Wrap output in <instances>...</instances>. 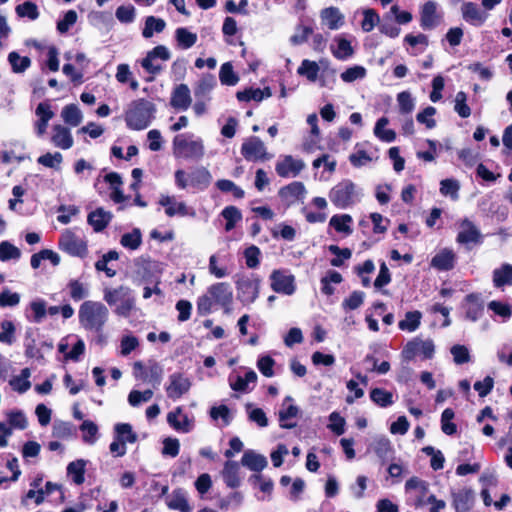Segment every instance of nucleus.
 <instances>
[{
	"instance_id": "nucleus-19",
	"label": "nucleus",
	"mask_w": 512,
	"mask_h": 512,
	"mask_svg": "<svg viewBox=\"0 0 512 512\" xmlns=\"http://www.w3.org/2000/svg\"><path fill=\"white\" fill-rule=\"evenodd\" d=\"M208 294L211 295L215 303L221 306L228 305L233 296L230 285L224 282L211 285L208 288Z\"/></svg>"
},
{
	"instance_id": "nucleus-23",
	"label": "nucleus",
	"mask_w": 512,
	"mask_h": 512,
	"mask_svg": "<svg viewBox=\"0 0 512 512\" xmlns=\"http://www.w3.org/2000/svg\"><path fill=\"white\" fill-rule=\"evenodd\" d=\"M51 141L54 146L63 150L70 149L74 144L70 130L62 125H55L53 127Z\"/></svg>"
},
{
	"instance_id": "nucleus-4",
	"label": "nucleus",
	"mask_w": 512,
	"mask_h": 512,
	"mask_svg": "<svg viewBox=\"0 0 512 512\" xmlns=\"http://www.w3.org/2000/svg\"><path fill=\"white\" fill-rule=\"evenodd\" d=\"M104 300L108 305L116 307L114 313L119 316L128 317L135 308V298L132 290L127 286L106 289Z\"/></svg>"
},
{
	"instance_id": "nucleus-1",
	"label": "nucleus",
	"mask_w": 512,
	"mask_h": 512,
	"mask_svg": "<svg viewBox=\"0 0 512 512\" xmlns=\"http://www.w3.org/2000/svg\"><path fill=\"white\" fill-rule=\"evenodd\" d=\"M78 315L84 329L99 333L108 321L109 310L101 302L88 300L81 304Z\"/></svg>"
},
{
	"instance_id": "nucleus-7",
	"label": "nucleus",
	"mask_w": 512,
	"mask_h": 512,
	"mask_svg": "<svg viewBox=\"0 0 512 512\" xmlns=\"http://www.w3.org/2000/svg\"><path fill=\"white\" fill-rule=\"evenodd\" d=\"M241 154L248 161H265L271 159L263 141L255 136L246 139L241 146Z\"/></svg>"
},
{
	"instance_id": "nucleus-17",
	"label": "nucleus",
	"mask_w": 512,
	"mask_h": 512,
	"mask_svg": "<svg viewBox=\"0 0 512 512\" xmlns=\"http://www.w3.org/2000/svg\"><path fill=\"white\" fill-rule=\"evenodd\" d=\"M192 102L190 89L185 84H179L172 92L170 104L173 108L181 111L187 110Z\"/></svg>"
},
{
	"instance_id": "nucleus-56",
	"label": "nucleus",
	"mask_w": 512,
	"mask_h": 512,
	"mask_svg": "<svg viewBox=\"0 0 512 512\" xmlns=\"http://www.w3.org/2000/svg\"><path fill=\"white\" fill-rule=\"evenodd\" d=\"M380 17L373 9H365L363 11V20L361 22V28L365 32H370L374 29L376 24H379Z\"/></svg>"
},
{
	"instance_id": "nucleus-30",
	"label": "nucleus",
	"mask_w": 512,
	"mask_h": 512,
	"mask_svg": "<svg viewBox=\"0 0 512 512\" xmlns=\"http://www.w3.org/2000/svg\"><path fill=\"white\" fill-rule=\"evenodd\" d=\"M111 218V213L102 208H98L88 215L87 220L96 232H100L109 224Z\"/></svg>"
},
{
	"instance_id": "nucleus-36",
	"label": "nucleus",
	"mask_w": 512,
	"mask_h": 512,
	"mask_svg": "<svg viewBox=\"0 0 512 512\" xmlns=\"http://www.w3.org/2000/svg\"><path fill=\"white\" fill-rule=\"evenodd\" d=\"M30 376V369L24 368L21 370V373L18 376L10 380L9 384L13 390L19 393H25L31 387V382L29 381Z\"/></svg>"
},
{
	"instance_id": "nucleus-62",
	"label": "nucleus",
	"mask_w": 512,
	"mask_h": 512,
	"mask_svg": "<svg viewBox=\"0 0 512 512\" xmlns=\"http://www.w3.org/2000/svg\"><path fill=\"white\" fill-rule=\"evenodd\" d=\"M349 160L354 167H362L373 160V156L363 149H357L349 156Z\"/></svg>"
},
{
	"instance_id": "nucleus-14",
	"label": "nucleus",
	"mask_w": 512,
	"mask_h": 512,
	"mask_svg": "<svg viewBox=\"0 0 512 512\" xmlns=\"http://www.w3.org/2000/svg\"><path fill=\"white\" fill-rule=\"evenodd\" d=\"M305 167L301 159H296L291 155H286L277 161L275 170L280 177H296Z\"/></svg>"
},
{
	"instance_id": "nucleus-5",
	"label": "nucleus",
	"mask_w": 512,
	"mask_h": 512,
	"mask_svg": "<svg viewBox=\"0 0 512 512\" xmlns=\"http://www.w3.org/2000/svg\"><path fill=\"white\" fill-rule=\"evenodd\" d=\"M173 152L176 157L199 160L204 155V145L201 140H187L176 136L173 140Z\"/></svg>"
},
{
	"instance_id": "nucleus-3",
	"label": "nucleus",
	"mask_w": 512,
	"mask_h": 512,
	"mask_svg": "<svg viewBox=\"0 0 512 512\" xmlns=\"http://www.w3.org/2000/svg\"><path fill=\"white\" fill-rule=\"evenodd\" d=\"M361 197L362 190L349 179L340 181L329 192L330 201L341 209L359 202Z\"/></svg>"
},
{
	"instance_id": "nucleus-51",
	"label": "nucleus",
	"mask_w": 512,
	"mask_h": 512,
	"mask_svg": "<svg viewBox=\"0 0 512 512\" xmlns=\"http://www.w3.org/2000/svg\"><path fill=\"white\" fill-rule=\"evenodd\" d=\"M175 34L178 44L185 49L192 47L197 41V35L186 28H178Z\"/></svg>"
},
{
	"instance_id": "nucleus-48",
	"label": "nucleus",
	"mask_w": 512,
	"mask_h": 512,
	"mask_svg": "<svg viewBox=\"0 0 512 512\" xmlns=\"http://www.w3.org/2000/svg\"><path fill=\"white\" fill-rule=\"evenodd\" d=\"M67 473L73 477L76 484H82L84 482L85 461L80 459L69 463Z\"/></svg>"
},
{
	"instance_id": "nucleus-39",
	"label": "nucleus",
	"mask_w": 512,
	"mask_h": 512,
	"mask_svg": "<svg viewBox=\"0 0 512 512\" xmlns=\"http://www.w3.org/2000/svg\"><path fill=\"white\" fill-rule=\"evenodd\" d=\"M389 121L386 117L378 119L374 128V134L384 142H393L396 138V133L391 129H386Z\"/></svg>"
},
{
	"instance_id": "nucleus-34",
	"label": "nucleus",
	"mask_w": 512,
	"mask_h": 512,
	"mask_svg": "<svg viewBox=\"0 0 512 512\" xmlns=\"http://www.w3.org/2000/svg\"><path fill=\"white\" fill-rule=\"evenodd\" d=\"M61 117L66 124L72 127L78 126L83 120L82 112L75 104L66 105L61 111Z\"/></svg>"
},
{
	"instance_id": "nucleus-24",
	"label": "nucleus",
	"mask_w": 512,
	"mask_h": 512,
	"mask_svg": "<svg viewBox=\"0 0 512 512\" xmlns=\"http://www.w3.org/2000/svg\"><path fill=\"white\" fill-rule=\"evenodd\" d=\"M439 22L437 4L434 1L426 2L421 11V26L424 29L434 28Z\"/></svg>"
},
{
	"instance_id": "nucleus-52",
	"label": "nucleus",
	"mask_w": 512,
	"mask_h": 512,
	"mask_svg": "<svg viewBox=\"0 0 512 512\" xmlns=\"http://www.w3.org/2000/svg\"><path fill=\"white\" fill-rule=\"evenodd\" d=\"M216 85V79L214 76L208 75L203 77L197 88L195 89V96L199 98H204L210 94L213 88Z\"/></svg>"
},
{
	"instance_id": "nucleus-16",
	"label": "nucleus",
	"mask_w": 512,
	"mask_h": 512,
	"mask_svg": "<svg viewBox=\"0 0 512 512\" xmlns=\"http://www.w3.org/2000/svg\"><path fill=\"white\" fill-rule=\"evenodd\" d=\"M457 241L461 244L479 243L481 240L480 230L469 219H464L459 226Z\"/></svg>"
},
{
	"instance_id": "nucleus-22",
	"label": "nucleus",
	"mask_w": 512,
	"mask_h": 512,
	"mask_svg": "<svg viewBox=\"0 0 512 512\" xmlns=\"http://www.w3.org/2000/svg\"><path fill=\"white\" fill-rule=\"evenodd\" d=\"M241 464L251 471L260 472L267 467L268 461L264 455L247 450L242 456Z\"/></svg>"
},
{
	"instance_id": "nucleus-40",
	"label": "nucleus",
	"mask_w": 512,
	"mask_h": 512,
	"mask_svg": "<svg viewBox=\"0 0 512 512\" xmlns=\"http://www.w3.org/2000/svg\"><path fill=\"white\" fill-rule=\"evenodd\" d=\"M472 493L470 490L463 489L453 494V504L457 512H466L470 508Z\"/></svg>"
},
{
	"instance_id": "nucleus-54",
	"label": "nucleus",
	"mask_w": 512,
	"mask_h": 512,
	"mask_svg": "<svg viewBox=\"0 0 512 512\" xmlns=\"http://www.w3.org/2000/svg\"><path fill=\"white\" fill-rule=\"evenodd\" d=\"M460 185L454 179H444L440 182V193L444 196H450L453 200H457Z\"/></svg>"
},
{
	"instance_id": "nucleus-59",
	"label": "nucleus",
	"mask_w": 512,
	"mask_h": 512,
	"mask_svg": "<svg viewBox=\"0 0 512 512\" xmlns=\"http://www.w3.org/2000/svg\"><path fill=\"white\" fill-rule=\"evenodd\" d=\"M454 418V411L446 408L441 415V429L447 435H452L456 432V425L452 422Z\"/></svg>"
},
{
	"instance_id": "nucleus-37",
	"label": "nucleus",
	"mask_w": 512,
	"mask_h": 512,
	"mask_svg": "<svg viewBox=\"0 0 512 512\" xmlns=\"http://www.w3.org/2000/svg\"><path fill=\"white\" fill-rule=\"evenodd\" d=\"M166 26V23L161 18H156L154 16H148L145 20V27L143 29L142 35L144 38H151L153 34L161 33Z\"/></svg>"
},
{
	"instance_id": "nucleus-15",
	"label": "nucleus",
	"mask_w": 512,
	"mask_h": 512,
	"mask_svg": "<svg viewBox=\"0 0 512 512\" xmlns=\"http://www.w3.org/2000/svg\"><path fill=\"white\" fill-rule=\"evenodd\" d=\"M292 401L293 398L291 396L285 397L282 403V408L278 413L280 427L285 429H291L296 426V423L292 422L291 420L298 416L299 408L291 404Z\"/></svg>"
},
{
	"instance_id": "nucleus-58",
	"label": "nucleus",
	"mask_w": 512,
	"mask_h": 512,
	"mask_svg": "<svg viewBox=\"0 0 512 512\" xmlns=\"http://www.w3.org/2000/svg\"><path fill=\"white\" fill-rule=\"evenodd\" d=\"M16 13L20 17H27L35 20L39 16L37 5L33 2L26 1L16 7Z\"/></svg>"
},
{
	"instance_id": "nucleus-35",
	"label": "nucleus",
	"mask_w": 512,
	"mask_h": 512,
	"mask_svg": "<svg viewBox=\"0 0 512 512\" xmlns=\"http://www.w3.org/2000/svg\"><path fill=\"white\" fill-rule=\"evenodd\" d=\"M352 217L349 214L334 215L329 221V225L337 232L350 235L352 233Z\"/></svg>"
},
{
	"instance_id": "nucleus-45",
	"label": "nucleus",
	"mask_w": 512,
	"mask_h": 512,
	"mask_svg": "<svg viewBox=\"0 0 512 512\" xmlns=\"http://www.w3.org/2000/svg\"><path fill=\"white\" fill-rule=\"evenodd\" d=\"M221 214L226 220V231H231L235 227L236 223L242 219L241 211L235 206L225 207Z\"/></svg>"
},
{
	"instance_id": "nucleus-18",
	"label": "nucleus",
	"mask_w": 512,
	"mask_h": 512,
	"mask_svg": "<svg viewBox=\"0 0 512 512\" xmlns=\"http://www.w3.org/2000/svg\"><path fill=\"white\" fill-rule=\"evenodd\" d=\"M465 317L476 322L483 314L484 303L478 294H469L465 297Z\"/></svg>"
},
{
	"instance_id": "nucleus-64",
	"label": "nucleus",
	"mask_w": 512,
	"mask_h": 512,
	"mask_svg": "<svg viewBox=\"0 0 512 512\" xmlns=\"http://www.w3.org/2000/svg\"><path fill=\"white\" fill-rule=\"evenodd\" d=\"M219 78L222 84L233 86L239 81L238 75L233 71L232 66H221Z\"/></svg>"
},
{
	"instance_id": "nucleus-26",
	"label": "nucleus",
	"mask_w": 512,
	"mask_h": 512,
	"mask_svg": "<svg viewBox=\"0 0 512 512\" xmlns=\"http://www.w3.org/2000/svg\"><path fill=\"white\" fill-rule=\"evenodd\" d=\"M211 180V173L205 167H198L189 174V185L200 190L206 189Z\"/></svg>"
},
{
	"instance_id": "nucleus-25",
	"label": "nucleus",
	"mask_w": 512,
	"mask_h": 512,
	"mask_svg": "<svg viewBox=\"0 0 512 512\" xmlns=\"http://www.w3.org/2000/svg\"><path fill=\"white\" fill-rule=\"evenodd\" d=\"M33 47L39 56V61L43 64H58V51L56 47L38 42H33Z\"/></svg>"
},
{
	"instance_id": "nucleus-21",
	"label": "nucleus",
	"mask_w": 512,
	"mask_h": 512,
	"mask_svg": "<svg viewBox=\"0 0 512 512\" xmlns=\"http://www.w3.org/2000/svg\"><path fill=\"white\" fill-rule=\"evenodd\" d=\"M222 477L228 487L236 488L240 486L242 477L239 463L231 460L226 461L222 470Z\"/></svg>"
},
{
	"instance_id": "nucleus-13",
	"label": "nucleus",
	"mask_w": 512,
	"mask_h": 512,
	"mask_svg": "<svg viewBox=\"0 0 512 512\" xmlns=\"http://www.w3.org/2000/svg\"><path fill=\"white\" fill-rule=\"evenodd\" d=\"M159 205L165 207V213L169 217L173 216H195V211L189 208L185 202H179L174 196L161 195L158 201Z\"/></svg>"
},
{
	"instance_id": "nucleus-60",
	"label": "nucleus",
	"mask_w": 512,
	"mask_h": 512,
	"mask_svg": "<svg viewBox=\"0 0 512 512\" xmlns=\"http://www.w3.org/2000/svg\"><path fill=\"white\" fill-rule=\"evenodd\" d=\"M37 161L45 167L58 169L63 161V156L59 152L46 153L40 156Z\"/></svg>"
},
{
	"instance_id": "nucleus-20",
	"label": "nucleus",
	"mask_w": 512,
	"mask_h": 512,
	"mask_svg": "<svg viewBox=\"0 0 512 512\" xmlns=\"http://www.w3.org/2000/svg\"><path fill=\"white\" fill-rule=\"evenodd\" d=\"M167 422L175 430L183 433L189 432L193 426L192 420L183 414L181 407H177L174 411L168 413Z\"/></svg>"
},
{
	"instance_id": "nucleus-38",
	"label": "nucleus",
	"mask_w": 512,
	"mask_h": 512,
	"mask_svg": "<svg viewBox=\"0 0 512 512\" xmlns=\"http://www.w3.org/2000/svg\"><path fill=\"white\" fill-rule=\"evenodd\" d=\"M493 283L496 287L512 284V265L504 264L493 272Z\"/></svg>"
},
{
	"instance_id": "nucleus-27",
	"label": "nucleus",
	"mask_w": 512,
	"mask_h": 512,
	"mask_svg": "<svg viewBox=\"0 0 512 512\" xmlns=\"http://www.w3.org/2000/svg\"><path fill=\"white\" fill-rule=\"evenodd\" d=\"M461 10L463 18L476 26L482 25L487 18V14L480 11L479 8L472 2L464 3Z\"/></svg>"
},
{
	"instance_id": "nucleus-6",
	"label": "nucleus",
	"mask_w": 512,
	"mask_h": 512,
	"mask_svg": "<svg viewBox=\"0 0 512 512\" xmlns=\"http://www.w3.org/2000/svg\"><path fill=\"white\" fill-rule=\"evenodd\" d=\"M59 248L72 256L84 257L87 254V242L70 229L62 232Z\"/></svg>"
},
{
	"instance_id": "nucleus-9",
	"label": "nucleus",
	"mask_w": 512,
	"mask_h": 512,
	"mask_svg": "<svg viewBox=\"0 0 512 512\" xmlns=\"http://www.w3.org/2000/svg\"><path fill=\"white\" fill-rule=\"evenodd\" d=\"M261 280L254 275L242 277L236 282L240 300L245 304L253 303L258 295Z\"/></svg>"
},
{
	"instance_id": "nucleus-49",
	"label": "nucleus",
	"mask_w": 512,
	"mask_h": 512,
	"mask_svg": "<svg viewBox=\"0 0 512 512\" xmlns=\"http://www.w3.org/2000/svg\"><path fill=\"white\" fill-rule=\"evenodd\" d=\"M246 410L250 421L255 422L259 427L268 426V418L261 408L254 407L251 403H247Z\"/></svg>"
},
{
	"instance_id": "nucleus-61",
	"label": "nucleus",
	"mask_w": 512,
	"mask_h": 512,
	"mask_svg": "<svg viewBox=\"0 0 512 512\" xmlns=\"http://www.w3.org/2000/svg\"><path fill=\"white\" fill-rule=\"evenodd\" d=\"M370 397L373 402L381 407H386L392 404V394L380 388H375L371 391Z\"/></svg>"
},
{
	"instance_id": "nucleus-43",
	"label": "nucleus",
	"mask_w": 512,
	"mask_h": 512,
	"mask_svg": "<svg viewBox=\"0 0 512 512\" xmlns=\"http://www.w3.org/2000/svg\"><path fill=\"white\" fill-rule=\"evenodd\" d=\"M115 434L117 439L126 443H134L137 440V434L133 432L132 426L127 423H120L115 426Z\"/></svg>"
},
{
	"instance_id": "nucleus-42",
	"label": "nucleus",
	"mask_w": 512,
	"mask_h": 512,
	"mask_svg": "<svg viewBox=\"0 0 512 512\" xmlns=\"http://www.w3.org/2000/svg\"><path fill=\"white\" fill-rule=\"evenodd\" d=\"M305 193V186L301 182H293L280 190V195L290 200L303 198Z\"/></svg>"
},
{
	"instance_id": "nucleus-41",
	"label": "nucleus",
	"mask_w": 512,
	"mask_h": 512,
	"mask_svg": "<svg viewBox=\"0 0 512 512\" xmlns=\"http://www.w3.org/2000/svg\"><path fill=\"white\" fill-rule=\"evenodd\" d=\"M373 450L382 460L388 459L393 454L391 442L386 437H379L373 443Z\"/></svg>"
},
{
	"instance_id": "nucleus-63",
	"label": "nucleus",
	"mask_w": 512,
	"mask_h": 512,
	"mask_svg": "<svg viewBox=\"0 0 512 512\" xmlns=\"http://www.w3.org/2000/svg\"><path fill=\"white\" fill-rule=\"evenodd\" d=\"M466 100H467V97L464 92L460 91L456 94L454 110L462 118H467L471 114V110H470L469 106L466 104Z\"/></svg>"
},
{
	"instance_id": "nucleus-8",
	"label": "nucleus",
	"mask_w": 512,
	"mask_h": 512,
	"mask_svg": "<svg viewBox=\"0 0 512 512\" xmlns=\"http://www.w3.org/2000/svg\"><path fill=\"white\" fill-rule=\"evenodd\" d=\"M192 386V381L189 377L180 372H175L168 377L165 387L168 398L177 400L183 395L187 394Z\"/></svg>"
},
{
	"instance_id": "nucleus-32",
	"label": "nucleus",
	"mask_w": 512,
	"mask_h": 512,
	"mask_svg": "<svg viewBox=\"0 0 512 512\" xmlns=\"http://www.w3.org/2000/svg\"><path fill=\"white\" fill-rule=\"evenodd\" d=\"M271 95H272L271 90L268 87H266L264 89H259V88L253 89V88H250V89H246V90H243V91H238L236 93L237 99L239 101H242V102H248V101H251V100L259 102V101H262L265 98H269Z\"/></svg>"
},
{
	"instance_id": "nucleus-12",
	"label": "nucleus",
	"mask_w": 512,
	"mask_h": 512,
	"mask_svg": "<svg viewBox=\"0 0 512 512\" xmlns=\"http://www.w3.org/2000/svg\"><path fill=\"white\" fill-rule=\"evenodd\" d=\"M298 74L305 76L311 82H318L320 86H327L334 80V74L326 66H299Z\"/></svg>"
},
{
	"instance_id": "nucleus-57",
	"label": "nucleus",
	"mask_w": 512,
	"mask_h": 512,
	"mask_svg": "<svg viewBox=\"0 0 512 512\" xmlns=\"http://www.w3.org/2000/svg\"><path fill=\"white\" fill-rule=\"evenodd\" d=\"M260 249L255 245H250L244 251V258L248 268L254 269L260 264Z\"/></svg>"
},
{
	"instance_id": "nucleus-11",
	"label": "nucleus",
	"mask_w": 512,
	"mask_h": 512,
	"mask_svg": "<svg viewBox=\"0 0 512 512\" xmlns=\"http://www.w3.org/2000/svg\"><path fill=\"white\" fill-rule=\"evenodd\" d=\"M270 285L274 292L292 295L296 290L295 277L283 270H274L270 275Z\"/></svg>"
},
{
	"instance_id": "nucleus-46",
	"label": "nucleus",
	"mask_w": 512,
	"mask_h": 512,
	"mask_svg": "<svg viewBox=\"0 0 512 512\" xmlns=\"http://www.w3.org/2000/svg\"><path fill=\"white\" fill-rule=\"evenodd\" d=\"M120 243L123 247L135 250L142 243V235L138 228L132 230V232L125 233L122 235Z\"/></svg>"
},
{
	"instance_id": "nucleus-47",
	"label": "nucleus",
	"mask_w": 512,
	"mask_h": 512,
	"mask_svg": "<svg viewBox=\"0 0 512 512\" xmlns=\"http://www.w3.org/2000/svg\"><path fill=\"white\" fill-rule=\"evenodd\" d=\"M421 317L422 315L419 311L407 312L405 319L399 322V328L401 330L413 332L419 327Z\"/></svg>"
},
{
	"instance_id": "nucleus-10",
	"label": "nucleus",
	"mask_w": 512,
	"mask_h": 512,
	"mask_svg": "<svg viewBox=\"0 0 512 512\" xmlns=\"http://www.w3.org/2000/svg\"><path fill=\"white\" fill-rule=\"evenodd\" d=\"M434 343L431 340H421L419 338H415L409 341L403 351L402 357L409 361L412 360L416 355H423L424 358L430 359L434 354Z\"/></svg>"
},
{
	"instance_id": "nucleus-2",
	"label": "nucleus",
	"mask_w": 512,
	"mask_h": 512,
	"mask_svg": "<svg viewBox=\"0 0 512 512\" xmlns=\"http://www.w3.org/2000/svg\"><path fill=\"white\" fill-rule=\"evenodd\" d=\"M156 113L155 105L145 99L132 101L125 113V122L132 130H143L147 128L154 119Z\"/></svg>"
},
{
	"instance_id": "nucleus-53",
	"label": "nucleus",
	"mask_w": 512,
	"mask_h": 512,
	"mask_svg": "<svg viewBox=\"0 0 512 512\" xmlns=\"http://www.w3.org/2000/svg\"><path fill=\"white\" fill-rule=\"evenodd\" d=\"M21 256L20 250L8 241L0 243V260L5 262L11 259H19Z\"/></svg>"
},
{
	"instance_id": "nucleus-44",
	"label": "nucleus",
	"mask_w": 512,
	"mask_h": 512,
	"mask_svg": "<svg viewBox=\"0 0 512 512\" xmlns=\"http://www.w3.org/2000/svg\"><path fill=\"white\" fill-rule=\"evenodd\" d=\"M257 381V374L250 370L244 377L237 376L235 381L230 382V387L234 391L246 392L248 390L249 383H255Z\"/></svg>"
},
{
	"instance_id": "nucleus-31",
	"label": "nucleus",
	"mask_w": 512,
	"mask_h": 512,
	"mask_svg": "<svg viewBox=\"0 0 512 512\" xmlns=\"http://www.w3.org/2000/svg\"><path fill=\"white\" fill-rule=\"evenodd\" d=\"M168 507L172 510L180 512H192V507L189 505L186 493L183 490H174L167 503Z\"/></svg>"
},
{
	"instance_id": "nucleus-28",
	"label": "nucleus",
	"mask_w": 512,
	"mask_h": 512,
	"mask_svg": "<svg viewBox=\"0 0 512 512\" xmlns=\"http://www.w3.org/2000/svg\"><path fill=\"white\" fill-rule=\"evenodd\" d=\"M455 254L452 250L443 249L431 260V266L437 270H450L454 267Z\"/></svg>"
},
{
	"instance_id": "nucleus-55",
	"label": "nucleus",
	"mask_w": 512,
	"mask_h": 512,
	"mask_svg": "<svg viewBox=\"0 0 512 512\" xmlns=\"http://www.w3.org/2000/svg\"><path fill=\"white\" fill-rule=\"evenodd\" d=\"M153 397V391L147 389L145 391L132 390L128 395V402L131 406L137 407L141 403L149 402Z\"/></svg>"
},
{
	"instance_id": "nucleus-29",
	"label": "nucleus",
	"mask_w": 512,
	"mask_h": 512,
	"mask_svg": "<svg viewBox=\"0 0 512 512\" xmlns=\"http://www.w3.org/2000/svg\"><path fill=\"white\" fill-rule=\"evenodd\" d=\"M321 19L323 23L331 30L340 28L344 23V16L336 7L323 9L321 11Z\"/></svg>"
},
{
	"instance_id": "nucleus-50",
	"label": "nucleus",
	"mask_w": 512,
	"mask_h": 512,
	"mask_svg": "<svg viewBox=\"0 0 512 512\" xmlns=\"http://www.w3.org/2000/svg\"><path fill=\"white\" fill-rule=\"evenodd\" d=\"M156 59L168 61L170 59L169 50L163 45L156 46L147 54L141 64H151Z\"/></svg>"
},
{
	"instance_id": "nucleus-33",
	"label": "nucleus",
	"mask_w": 512,
	"mask_h": 512,
	"mask_svg": "<svg viewBox=\"0 0 512 512\" xmlns=\"http://www.w3.org/2000/svg\"><path fill=\"white\" fill-rule=\"evenodd\" d=\"M331 50L338 60H346L352 56L354 52L351 42L342 37H338L334 40Z\"/></svg>"
}]
</instances>
